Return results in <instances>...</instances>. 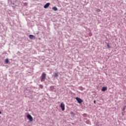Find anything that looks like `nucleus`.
Instances as JSON below:
<instances>
[{"label": "nucleus", "mask_w": 126, "mask_h": 126, "mask_svg": "<svg viewBox=\"0 0 126 126\" xmlns=\"http://www.w3.org/2000/svg\"><path fill=\"white\" fill-rule=\"evenodd\" d=\"M47 75V74H46V73H42L41 76V82L44 81V80L46 78V76Z\"/></svg>", "instance_id": "nucleus-1"}, {"label": "nucleus", "mask_w": 126, "mask_h": 126, "mask_svg": "<svg viewBox=\"0 0 126 126\" xmlns=\"http://www.w3.org/2000/svg\"><path fill=\"white\" fill-rule=\"evenodd\" d=\"M60 107L62 110V111H64L65 110V105H64V103L63 102H61L60 104Z\"/></svg>", "instance_id": "nucleus-2"}, {"label": "nucleus", "mask_w": 126, "mask_h": 126, "mask_svg": "<svg viewBox=\"0 0 126 126\" xmlns=\"http://www.w3.org/2000/svg\"><path fill=\"white\" fill-rule=\"evenodd\" d=\"M27 118L29 120L30 122H33V117L30 114L27 115Z\"/></svg>", "instance_id": "nucleus-3"}, {"label": "nucleus", "mask_w": 126, "mask_h": 126, "mask_svg": "<svg viewBox=\"0 0 126 126\" xmlns=\"http://www.w3.org/2000/svg\"><path fill=\"white\" fill-rule=\"evenodd\" d=\"M76 100L77 101L78 103H79V104H81V103H82V102H83V100H82V99H81L79 97H76Z\"/></svg>", "instance_id": "nucleus-4"}, {"label": "nucleus", "mask_w": 126, "mask_h": 126, "mask_svg": "<svg viewBox=\"0 0 126 126\" xmlns=\"http://www.w3.org/2000/svg\"><path fill=\"white\" fill-rule=\"evenodd\" d=\"M51 4L50 3H47L44 6V8H48Z\"/></svg>", "instance_id": "nucleus-5"}, {"label": "nucleus", "mask_w": 126, "mask_h": 126, "mask_svg": "<svg viewBox=\"0 0 126 126\" xmlns=\"http://www.w3.org/2000/svg\"><path fill=\"white\" fill-rule=\"evenodd\" d=\"M29 38L30 39H31V40H32L33 39H35V36H34L33 35L31 34L29 35Z\"/></svg>", "instance_id": "nucleus-6"}, {"label": "nucleus", "mask_w": 126, "mask_h": 126, "mask_svg": "<svg viewBox=\"0 0 126 126\" xmlns=\"http://www.w3.org/2000/svg\"><path fill=\"white\" fill-rule=\"evenodd\" d=\"M107 91V87H103L101 89V91H103L104 92H105V91Z\"/></svg>", "instance_id": "nucleus-7"}, {"label": "nucleus", "mask_w": 126, "mask_h": 126, "mask_svg": "<svg viewBox=\"0 0 126 126\" xmlns=\"http://www.w3.org/2000/svg\"><path fill=\"white\" fill-rule=\"evenodd\" d=\"M52 9L54 10V11H57V10H58V8L56 6H54L52 7Z\"/></svg>", "instance_id": "nucleus-8"}, {"label": "nucleus", "mask_w": 126, "mask_h": 126, "mask_svg": "<svg viewBox=\"0 0 126 126\" xmlns=\"http://www.w3.org/2000/svg\"><path fill=\"white\" fill-rule=\"evenodd\" d=\"M59 76V73H55L54 74V77H58Z\"/></svg>", "instance_id": "nucleus-9"}, {"label": "nucleus", "mask_w": 126, "mask_h": 126, "mask_svg": "<svg viewBox=\"0 0 126 126\" xmlns=\"http://www.w3.org/2000/svg\"><path fill=\"white\" fill-rule=\"evenodd\" d=\"M8 62H9V61H8V59H5V63H8Z\"/></svg>", "instance_id": "nucleus-10"}, {"label": "nucleus", "mask_w": 126, "mask_h": 126, "mask_svg": "<svg viewBox=\"0 0 126 126\" xmlns=\"http://www.w3.org/2000/svg\"><path fill=\"white\" fill-rule=\"evenodd\" d=\"M79 89L80 90H81V91H83V87H79Z\"/></svg>", "instance_id": "nucleus-11"}, {"label": "nucleus", "mask_w": 126, "mask_h": 126, "mask_svg": "<svg viewBox=\"0 0 126 126\" xmlns=\"http://www.w3.org/2000/svg\"><path fill=\"white\" fill-rule=\"evenodd\" d=\"M86 123L88 124L89 125V124H90V121L89 120H87L86 121Z\"/></svg>", "instance_id": "nucleus-12"}, {"label": "nucleus", "mask_w": 126, "mask_h": 126, "mask_svg": "<svg viewBox=\"0 0 126 126\" xmlns=\"http://www.w3.org/2000/svg\"><path fill=\"white\" fill-rule=\"evenodd\" d=\"M96 11V12H100L101 10L100 9H97Z\"/></svg>", "instance_id": "nucleus-13"}, {"label": "nucleus", "mask_w": 126, "mask_h": 126, "mask_svg": "<svg viewBox=\"0 0 126 126\" xmlns=\"http://www.w3.org/2000/svg\"><path fill=\"white\" fill-rule=\"evenodd\" d=\"M24 5H25V6H27V3L26 2L24 3Z\"/></svg>", "instance_id": "nucleus-14"}, {"label": "nucleus", "mask_w": 126, "mask_h": 126, "mask_svg": "<svg viewBox=\"0 0 126 126\" xmlns=\"http://www.w3.org/2000/svg\"><path fill=\"white\" fill-rule=\"evenodd\" d=\"M107 46L108 48H111V47H110V45H109V43L107 44Z\"/></svg>", "instance_id": "nucleus-15"}, {"label": "nucleus", "mask_w": 126, "mask_h": 126, "mask_svg": "<svg viewBox=\"0 0 126 126\" xmlns=\"http://www.w3.org/2000/svg\"><path fill=\"white\" fill-rule=\"evenodd\" d=\"M39 87H40V88H43V85H40Z\"/></svg>", "instance_id": "nucleus-16"}, {"label": "nucleus", "mask_w": 126, "mask_h": 126, "mask_svg": "<svg viewBox=\"0 0 126 126\" xmlns=\"http://www.w3.org/2000/svg\"><path fill=\"white\" fill-rule=\"evenodd\" d=\"M70 114L71 115H74V113H73V112H71Z\"/></svg>", "instance_id": "nucleus-17"}, {"label": "nucleus", "mask_w": 126, "mask_h": 126, "mask_svg": "<svg viewBox=\"0 0 126 126\" xmlns=\"http://www.w3.org/2000/svg\"><path fill=\"white\" fill-rule=\"evenodd\" d=\"M94 104H96V101H94Z\"/></svg>", "instance_id": "nucleus-18"}, {"label": "nucleus", "mask_w": 126, "mask_h": 126, "mask_svg": "<svg viewBox=\"0 0 126 126\" xmlns=\"http://www.w3.org/2000/svg\"><path fill=\"white\" fill-rule=\"evenodd\" d=\"M90 36H92V34L91 33V34H90Z\"/></svg>", "instance_id": "nucleus-19"}, {"label": "nucleus", "mask_w": 126, "mask_h": 126, "mask_svg": "<svg viewBox=\"0 0 126 126\" xmlns=\"http://www.w3.org/2000/svg\"><path fill=\"white\" fill-rule=\"evenodd\" d=\"M1 114V111H0V114Z\"/></svg>", "instance_id": "nucleus-20"}, {"label": "nucleus", "mask_w": 126, "mask_h": 126, "mask_svg": "<svg viewBox=\"0 0 126 126\" xmlns=\"http://www.w3.org/2000/svg\"><path fill=\"white\" fill-rule=\"evenodd\" d=\"M125 110V108H123V111Z\"/></svg>", "instance_id": "nucleus-21"}]
</instances>
